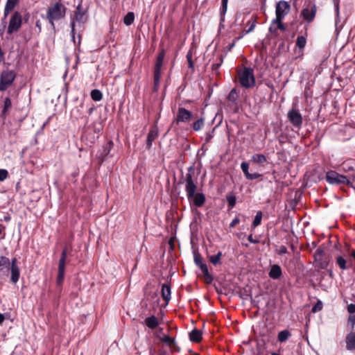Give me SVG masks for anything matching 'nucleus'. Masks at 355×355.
Returning a JSON list of instances; mask_svg holds the SVG:
<instances>
[{
  "instance_id": "1",
  "label": "nucleus",
  "mask_w": 355,
  "mask_h": 355,
  "mask_svg": "<svg viewBox=\"0 0 355 355\" xmlns=\"http://www.w3.org/2000/svg\"><path fill=\"white\" fill-rule=\"evenodd\" d=\"M66 7L60 2H55L50 6L46 12V19H48L53 29L55 28V21L64 18L66 15Z\"/></svg>"
},
{
  "instance_id": "2",
  "label": "nucleus",
  "mask_w": 355,
  "mask_h": 355,
  "mask_svg": "<svg viewBox=\"0 0 355 355\" xmlns=\"http://www.w3.org/2000/svg\"><path fill=\"white\" fill-rule=\"evenodd\" d=\"M195 170L193 166L188 168V171L185 175L183 182L181 183L184 184V189L187 193L188 200H191L193 197L194 193L197 190V178H195Z\"/></svg>"
},
{
  "instance_id": "3",
  "label": "nucleus",
  "mask_w": 355,
  "mask_h": 355,
  "mask_svg": "<svg viewBox=\"0 0 355 355\" xmlns=\"http://www.w3.org/2000/svg\"><path fill=\"white\" fill-rule=\"evenodd\" d=\"M87 20V17L85 15V12L83 10L80 4H78L76 7V9L74 12V15L71 17V36L72 40H75V26L76 23L83 24Z\"/></svg>"
},
{
  "instance_id": "4",
  "label": "nucleus",
  "mask_w": 355,
  "mask_h": 355,
  "mask_svg": "<svg viewBox=\"0 0 355 355\" xmlns=\"http://www.w3.org/2000/svg\"><path fill=\"white\" fill-rule=\"evenodd\" d=\"M239 81L241 85L245 88L254 87L255 85V79L253 69L251 68H245L240 73Z\"/></svg>"
},
{
  "instance_id": "5",
  "label": "nucleus",
  "mask_w": 355,
  "mask_h": 355,
  "mask_svg": "<svg viewBox=\"0 0 355 355\" xmlns=\"http://www.w3.org/2000/svg\"><path fill=\"white\" fill-rule=\"evenodd\" d=\"M326 180L331 184H349L350 183L347 176L340 175L335 171H329L326 173Z\"/></svg>"
},
{
  "instance_id": "6",
  "label": "nucleus",
  "mask_w": 355,
  "mask_h": 355,
  "mask_svg": "<svg viewBox=\"0 0 355 355\" xmlns=\"http://www.w3.org/2000/svg\"><path fill=\"white\" fill-rule=\"evenodd\" d=\"M16 74L14 71H3L1 75L0 91H6L14 82Z\"/></svg>"
},
{
  "instance_id": "7",
  "label": "nucleus",
  "mask_w": 355,
  "mask_h": 355,
  "mask_svg": "<svg viewBox=\"0 0 355 355\" xmlns=\"http://www.w3.org/2000/svg\"><path fill=\"white\" fill-rule=\"evenodd\" d=\"M21 24L22 16L19 12L15 11L10 19L7 33L8 34H12L18 31L21 28Z\"/></svg>"
},
{
  "instance_id": "8",
  "label": "nucleus",
  "mask_w": 355,
  "mask_h": 355,
  "mask_svg": "<svg viewBox=\"0 0 355 355\" xmlns=\"http://www.w3.org/2000/svg\"><path fill=\"white\" fill-rule=\"evenodd\" d=\"M316 14V6L315 3L309 2L304 6L301 11V17L308 23L311 22Z\"/></svg>"
},
{
  "instance_id": "9",
  "label": "nucleus",
  "mask_w": 355,
  "mask_h": 355,
  "mask_svg": "<svg viewBox=\"0 0 355 355\" xmlns=\"http://www.w3.org/2000/svg\"><path fill=\"white\" fill-rule=\"evenodd\" d=\"M67 259V250L64 249L61 253V257L58 263V271L56 282L58 285H61L64 278L65 262Z\"/></svg>"
},
{
  "instance_id": "10",
  "label": "nucleus",
  "mask_w": 355,
  "mask_h": 355,
  "mask_svg": "<svg viewBox=\"0 0 355 355\" xmlns=\"http://www.w3.org/2000/svg\"><path fill=\"white\" fill-rule=\"evenodd\" d=\"M287 117L290 123L296 128H300L302 125V116L301 113L295 110L291 109L288 112Z\"/></svg>"
},
{
  "instance_id": "11",
  "label": "nucleus",
  "mask_w": 355,
  "mask_h": 355,
  "mask_svg": "<svg viewBox=\"0 0 355 355\" xmlns=\"http://www.w3.org/2000/svg\"><path fill=\"white\" fill-rule=\"evenodd\" d=\"M290 10V6L287 1H280L276 5V21L282 20Z\"/></svg>"
},
{
  "instance_id": "12",
  "label": "nucleus",
  "mask_w": 355,
  "mask_h": 355,
  "mask_svg": "<svg viewBox=\"0 0 355 355\" xmlns=\"http://www.w3.org/2000/svg\"><path fill=\"white\" fill-rule=\"evenodd\" d=\"M193 118V114L184 107H180L178 109L177 115L175 122L178 124L180 123H188Z\"/></svg>"
},
{
  "instance_id": "13",
  "label": "nucleus",
  "mask_w": 355,
  "mask_h": 355,
  "mask_svg": "<svg viewBox=\"0 0 355 355\" xmlns=\"http://www.w3.org/2000/svg\"><path fill=\"white\" fill-rule=\"evenodd\" d=\"M12 104L10 97L5 98L3 101V105L1 112V117L3 119H6L10 112Z\"/></svg>"
},
{
  "instance_id": "14",
  "label": "nucleus",
  "mask_w": 355,
  "mask_h": 355,
  "mask_svg": "<svg viewBox=\"0 0 355 355\" xmlns=\"http://www.w3.org/2000/svg\"><path fill=\"white\" fill-rule=\"evenodd\" d=\"M268 275L272 279H279L282 275V270L281 267L277 264L271 266Z\"/></svg>"
},
{
  "instance_id": "15",
  "label": "nucleus",
  "mask_w": 355,
  "mask_h": 355,
  "mask_svg": "<svg viewBox=\"0 0 355 355\" xmlns=\"http://www.w3.org/2000/svg\"><path fill=\"white\" fill-rule=\"evenodd\" d=\"M191 199L193 205L198 207H202L206 200L205 196L202 193H195Z\"/></svg>"
},
{
  "instance_id": "16",
  "label": "nucleus",
  "mask_w": 355,
  "mask_h": 355,
  "mask_svg": "<svg viewBox=\"0 0 355 355\" xmlns=\"http://www.w3.org/2000/svg\"><path fill=\"white\" fill-rule=\"evenodd\" d=\"M158 132L156 128H151L148 133L146 139V148H150L152 146L153 141L157 137Z\"/></svg>"
},
{
  "instance_id": "17",
  "label": "nucleus",
  "mask_w": 355,
  "mask_h": 355,
  "mask_svg": "<svg viewBox=\"0 0 355 355\" xmlns=\"http://www.w3.org/2000/svg\"><path fill=\"white\" fill-rule=\"evenodd\" d=\"M251 161L254 164L263 166L267 163V157L263 154H254L252 156Z\"/></svg>"
},
{
  "instance_id": "18",
  "label": "nucleus",
  "mask_w": 355,
  "mask_h": 355,
  "mask_svg": "<svg viewBox=\"0 0 355 355\" xmlns=\"http://www.w3.org/2000/svg\"><path fill=\"white\" fill-rule=\"evenodd\" d=\"M346 348L350 351L355 349V332H351L347 335Z\"/></svg>"
},
{
  "instance_id": "19",
  "label": "nucleus",
  "mask_w": 355,
  "mask_h": 355,
  "mask_svg": "<svg viewBox=\"0 0 355 355\" xmlns=\"http://www.w3.org/2000/svg\"><path fill=\"white\" fill-rule=\"evenodd\" d=\"M18 2L19 0H7L3 11L4 19L8 17L10 12L15 7Z\"/></svg>"
},
{
  "instance_id": "20",
  "label": "nucleus",
  "mask_w": 355,
  "mask_h": 355,
  "mask_svg": "<svg viewBox=\"0 0 355 355\" xmlns=\"http://www.w3.org/2000/svg\"><path fill=\"white\" fill-rule=\"evenodd\" d=\"M171 286L168 284H164L162 286V297L166 302H168L171 300Z\"/></svg>"
},
{
  "instance_id": "21",
  "label": "nucleus",
  "mask_w": 355,
  "mask_h": 355,
  "mask_svg": "<svg viewBox=\"0 0 355 355\" xmlns=\"http://www.w3.org/2000/svg\"><path fill=\"white\" fill-rule=\"evenodd\" d=\"M189 340L193 343H199L202 340V333L197 329H193L189 333Z\"/></svg>"
},
{
  "instance_id": "22",
  "label": "nucleus",
  "mask_w": 355,
  "mask_h": 355,
  "mask_svg": "<svg viewBox=\"0 0 355 355\" xmlns=\"http://www.w3.org/2000/svg\"><path fill=\"white\" fill-rule=\"evenodd\" d=\"M278 29H280V30H282L283 31H284L286 30L284 26L283 25V24L282 22V20L276 21V19H274L272 21V24H271V25L270 26L269 31L271 33H272V32L275 33Z\"/></svg>"
},
{
  "instance_id": "23",
  "label": "nucleus",
  "mask_w": 355,
  "mask_h": 355,
  "mask_svg": "<svg viewBox=\"0 0 355 355\" xmlns=\"http://www.w3.org/2000/svg\"><path fill=\"white\" fill-rule=\"evenodd\" d=\"M145 324L148 328L153 329L158 326L159 322L155 315H151L145 320Z\"/></svg>"
},
{
  "instance_id": "24",
  "label": "nucleus",
  "mask_w": 355,
  "mask_h": 355,
  "mask_svg": "<svg viewBox=\"0 0 355 355\" xmlns=\"http://www.w3.org/2000/svg\"><path fill=\"white\" fill-rule=\"evenodd\" d=\"M11 277L10 280L12 283L15 284L19 281L20 270L18 266L10 267Z\"/></svg>"
},
{
  "instance_id": "25",
  "label": "nucleus",
  "mask_w": 355,
  "mask_h": 355,
  "mask_svg": "<svg viewBox=\"0 0 355 355\" xmlns=\"http://www.w3.org/2000/svg\"><path fill=\"white\" fill-rule=\"evenodd\" d=\"M291 334L288 329H284L279 332L277 336V340L279 343L286 342L290 337Z\"/></svg>"
},
{
  "instance_id": "26",
  "label": "nucleus",
  "mask_w": 355,
  "mask_h": 355,
  "mask_svg": "<svg viewBox=\"0 0 355 355\" xmlns=\"http://www.w3.org/2000/svg\"><path fill=\"white\" fill-rule=\"evenodd\" d=\"M200 269L202 272L207 282H211L214 279L213 276L209 273L207 266L206 263H203L200 266Z\"/></svg>"
},
{
  "instance_id": "27",
  "label": "nucleus",
  "mask_w": 355,
  "mask_h": 355,
  "mask_svg": "<svg viewBox=\"0 0 355 355\" xmlns=\"http://www.w3.org/2000/svg\"><path fill=\"white\" fill-rule=\"evenodd\" d=\"M262 216H263V214L261 211H259L257 212V214L254 218L253 222L252 223V228H254V229L256 228L257 226H259L261 223Z\"/></svg>"
},
{
  "instance_id": "28",
  "label": "nucleus",
  "mask_w": 355,
  "mask_h": 355,
  "mask_svg": "<svg viewBox=\"0 0 355 355\" xmlns=\"http://www.w3.org/2000/svg\"><path fill=\"white\" fill-rule=\"evenodd\" d=\"M223 256L222 252L219 251L216 255H211L209 257V261L214 265H218L220 263V259Z\"/></svg>"
},
{
  "instance_id": "29",
  "label": "nucleus",
  "mask_w": 355,
  "mask_h": 355,
  "mask_svg": "<svg viewBox=\"0 0 355 355\" xmlns=\"http://www.w3.org/2000/svg\"><path fill=\"white\" fill-rule=\"evenodd\" d=\"M226 200L228 203L229 209H232L236 203V196L233 193H230L226 196Z\"/></svg>"
},
{
  "instance_id": "30",
  "label": "nucleus",
  "mask_w": 355,
  "mask_h": 355,
  "mask_svg": "<svg viewBox=\"0 0 355 355\" xmlns=\"http://www.w3.org/2000/svg\"><path fill=\"white\" fill-rule=\"evenodd\" d=\"M135 20V14L132 12H128L123 18V23L127 25H131Z\"/></svg>"
},
{
  "instance_id": "31",
  "label": "nucleus",
  "mask_w": 355,
  "mask_h": 355,
  "mask_svg": "<svg viewBox=\"0 0 355 355\" xmlns=\"http://www.w3.org/2000/svg\"><path fill=\"white\" fill-rule=\"evenodd\" d=\"M91 98L94 101H100L103 98V94L99 89H93L91 92Z\"/></svg>"
},
{
  "instance_id": "32",
  "label": "nucleus",
  "mask_w": 355,
  "mask_h": 355,
  "mask_svg": "<svg viewBox=\"0 0 355 355\" xmlns=\"http://www.w3.org/2000/svg\"><path fill=\"white\" fill-rule=\"evenodd\" d=\"M205 124V119L201 117L193 123V129L195 131H199Z\"/></svg>"
},
{
  "instance_id": "33",
  "label": "nucleus",
  "mask_w": 355,
  "mask_h": 355,
  "mask_svg": "<svg viewBox=\"0 0 355 355\" xmlns=\"http://www.w3.org/2000/svg\"><path fill=\"white\" fill-rule=\"evenodd\" d=\"M306 44V39L303 35L297 36L296 40V46L302 49H304Z\"/></svg>"
},
{
  "instance_id": "34",
  "label": "nucleus",
  "mask_w": 355,
  "mask_h": 355,
  "mask_svg": "<svg viewBox=\"0 0 355 355\" xmlns=\"http://www.w3.org/2000/svg\"><path fill=\"white\" fill-rule=\"evenodd\" d=\"M227 3H228V0H222V5H221V8L220 9V20L221 21L224 20V16L227 10Z\"/></svg>"
},
{
  "instance_id": "35",
  "label": "nucleus",
  "mask_w": 355,
  "mask_h": 355,
  "mask_svg": "<svg viewBox=\"0 0 355 355\" xmlns=\"http://www.w3.org/2000/svg\"><path fill=\"white\" fill-rule=\"evenodd\" d=\"M10 265V260L8 257L4 256L0 257V271L4 268L8 267Z\"/></svg>"
},
{
  "instance_id": "36",
  "label": "nucleus",
  "mask_w": 355,
  "mask_h": 355,
  "mask_svg": "<svg viewBox=\"0 0 355 355\" xmlns=\"http://www.w3.org/2000/svg\"><path fill=\"white\" fill-rule=\"evenodd\" d=\"M336 263L340 269H342V270L347 269V267L346 266V260L342 256H338L337 257Z\"/></svg>"
},
{
  "instance_id": "37",
  "label": "nucleus",
  "mask_w": 355,
  "mask_h": 355,
  "mask_svg": "<svg viewBox=\"0 0 355 355\" xmlns=\"http://www.w3.org/2000/svg\"><path fill=\"white\" fill-rule=\"evenodd\" d=\"M238 95L235 89H232L227 96V99L233 103H235L237 100Z\"/></svg>"
},
{
  "instance_id": "38",
  "label": "nucleus",
  "mask_w": 355,
  "mask_h": 355,
  "mask_svg": "<svg viewBox=\"0 0 355 355\" xmlns=\"http://www.w3.org/2000/svg\"><path fill=\"white\" fill-rule=\"evenodd\" d=\"M192 51L191 50H189L188 52H187V54L186 55V58H187V62H188V65H189V67L191 69H194V64H193V60H192Z\"/></svg>"
},
{
  "instance_id": "39",
  "label": "nucleus",
  "mask_w": 355,
  "mask_h": 355,
  "mask_svg": "<svg viewBox=\"0 0 355 355\" xmlns=\"http://www.w3.org/2000/svg\"><path fill=\"white\" fill-rule=\"evenodd\" d=\"M241 168L245 175V177L246 178L249 174V164L246 162H243L241 164Z\"/></svg>"
},
{
  "instance_id": "40",
  "label": "nucleus",
  "mask_w": 355,
  "mask_h": 355,
  "mask_svg": "<svg viewBox=\"0 0 355 355\" xmlns=\"http://www.w3.org/2000/svg\"><path fill=\"white\" fill-rule=\"evenodd\" d=\"M193 258H194V262L198 268L200 267V266H201L204 263L202 262V258L200 254H198V253L194 254Z\"/></svg>"
},
{
  "instance_id": "41",
  "label": "nucleus",
  "mask_w": 355,
  "mask_h": 355,
  "mask_svg": "<svg viewBox=\"0 0 355 355\" xmlns=\"http://www.w3.org/2000/svg\"><path fill=\"white\" fill-rule=\"evenodd\" d=\"M275 252L279 255H282L288 253V250L286 246L281 245L279 248L275 249Z\"/></svg>"
},
{
  "instance_id": "42",
  "label": "nucleus",
  "mask_w": 355,
  "mask_h": 355,
  "mask_svg": "<svg viewBox=\"0 0 355 355\" xmlns=\"http://www.w3.org/2000/svg\"><path fill=\"white\" fill-rule=\"evenodd\" d=\"M322 302L320 300H318L317 303L313 306L312 308V312L316 313L319 311H321L322 309Z\"/></svg>"
},
{
  "instance_id": "43",
  "label": "nucleus",
  "mask_w": 355,
  "mask_h": 355,
  "mask_svg": "<svg viewBox=\"0 0 355 355\" xmlns=\"http://www.w3.org/2000/svg\"><path fill=\"white\" fill-rule=\"evenodd\" d=\"M160 78H161V74L154 73V89H155V90H157L159 87Z\"/></svg>"
},
{
  "instance_id": "44",
  "label": "nucleus",
  "mask_w": 355,
  "mask_h": 355,
  "mask_svg": "<svg viewBox=\"0 0 355 355\" xmlns=\"http://www.w3.org/2000/svg\"><path fill=\"white\" fill-rule=\"evenodd\" d=\"M162 64H163V62L156 60L154 73L161 74V69H162Z\"/></svg>"
},
{
  "instance_id": "45",
  "label": "nucleus",
  "mask_w": 355,
  "mask_h": 355,
  "mask_svg": "<svg viewBox=\"0 0 355 355\" xmlns=\"http://www.w3.org/2000/svg\"><path fill=\"white\" fill-rule=\"evenodd\" d=\"M223 62V55H221L219 58V62L212 64V67H211L212 69L213 70L218 69L221 66Z\"/></svg>"
},
{
  "instance_id": "46",
  "label": "nucleus",
  "mask_w": 355,
  "mask_h": 355,
  "mask_svg": "<svg viewBox=\"0 0 355 355\" xmlns=\"http://www.w3.org/2000/svg\"><path fill=\"white\" fill-rule=\"evenodd\" d=\"M261 176V175L258 173H250V174L246 177V179L250 180H256V179L260 178Z\"/></svg>"
},
{
  "instance_id": "47",
  "label": "nucleus",
  "mask_w": 355,
  "mask_h": 355,
  "mask_svg": "<svg viewBox=\"0 0 355 355\" xmlns=\"http://www.w3.org/2000/svg\"><path fill=\"white\" fill-rule=\"evenodd\" d=\"M8 173L6 169H0V181L5 180L8 177Z\"/></svg>"
},
{
  "instance_id": "48",
  "label": "nucleus",
  "mask_w": 355,
  "mask_h": 355,
  "mask_svg": "<svg viewBox=\"0 0 355 355\" xmlns=\"http://www.w3.org/2000/svg\"><path fill=\"white\" fill-rule=\"evenodd\" d=\"M163 341H164V343H168V345H171L174 344V343H175V339H174L173 338H171V337H170V336H164V338H163Z\"/></svg>"
},
{
  "instance_id": "49",
  "label": "nucleus",
  "mask_w": 355,
  "mask_h": 355,
  "mask_svg": "<svg viewBox=\"0 0 355 355\" xmlns=\"http://www.w3.org/2000/svg\"><path fill=\"white\" fill-rule=\"evenodd\" d=\"M254 27H255V23L254 22L251 24L250 28L248 30L245 31L244 33L242 34V35L239 36L237 39L239 40L241 37H243L244 35L248 34L249 33L252 31L254 30Z\"/></svg>"
},
{
  "instance_id": "50",
  "label": "nucleus",
  "mask_w": 355,
  "mask_h": 355,
  "mask_svg": "<svg viewBox=\"0 0 355 355\" xmlns=\"http://www.w3.org/2000/svg\"><path fill=\"white\" fill-rule=\"evenodd\" d=\"M240 223V219L236 216L230 223V228L232 229L237 224Z\"/></svg>"
},
{
  "instance_id": "51",
  "label": "nucleus",
  "mask_w": 355,
  "mask_h": 355,
  "mask_svg": "<svg viewBox=\"0 0 355 355\" xmlns=\"http://www.w3.org/2000/svg\"><path fill=\"white\" fill-rule=\"evenodd\" d=\"M347 311L351 313L354 314L355 313V304H350L347 306Z\"/></svg>"
},
{
  "instance_id": "52",
  "label": "nucleus",
  "mask_w": 355,
  "mask_h": 355,
  "mask_svg": "<svg viewBox=\"0 0 355 355\" xmlns=\"http://www.w3.org/2000/svg\"><path fill=\"white\" fill-rule=\"evenodd\" d=\"M164 56H165V53H164V51L162 50L157 55V61H159V62H163L164 61Z\"/></svg>"
},
{
  "instance_id": "53",
  "label": "nucleus",
  "mask_w": 355,
  "mask_h": 355,
  "mask_svg": "<svg viewBox=\"0 0 355 355\" xmlns=\"http://www.w3.org/2000/svg\"><path fill=\"white\" fill-rule=\"evenodd\" d=\"M322 250L320 249V248H318L316 250L315 252V258L316 260H320V258H321V255H322Z\"/></svg>"
},
{
  "instance_id": "54",
  "label": "nucleus",
  "mask_w": 355,
  "mask_h": 355,
  "mask_svg": "<svg viewBox=\"0 0 355 355\" xmlns=\"http://www.w3.org/2000/svg\"><path fill=\"white\" fill-rule=\"evenodd\" d=\"M248 240L249 241L250 243H254V244H257L259 243V241L257 240V239H254L253 237H252V234H250L248 236Z\"/></svg>"
},
{
  "instance_id": "55",
  "label": "nucleus",
  "mask_w": 355,
  "mask_h": 355,
  "mask_svg": "<svg viewBox=\"0 0 355 355\" xmlns=\"http://www.w3.org/2000/svg\"><path fill=\"white\" fill-rule=\"evenodd\" d=\"M349 324H352V328L354 326L355 324V315H350L348 319Z\"/></svg>"
},
{
  "instance_id": "56",
  "label": "nucleus",
  "mask_w": 355,
  "mask_h": 355,
  "mask_svg": "<svg viewBox=\"0 0 355 355\" xmlns=\"http://www.w3.org/2000/svg\"><path fill=\"white\" fill-rule=\"evenodd\" d=\"M212 137H213L212 134L207 133V135H206V139H205L206 142H209L210 140L212 139Z\"/></svg>"
},
{
  "instance_id": "57",
  "label": "nucleus",
  "mask_w": 355,
  "mask_h": 355,
  "mask_svg": "<svg viewBox=\"0 0 355 355\" xmlns=\"http://www.w3.org/2000/svg\"><path fill=\"white\" fill-rule=\"evenodd\" d=\"M16 263H17V259L16 258H13L11 261V263H10V267H13V266H17L16 265Z\"/></svg>"
},
{
  "instance_id": "58",
  "label": "nucleus",
  "mask_w": 355,
  "mask_h": 355,
  "mask_svg": "<svg viewBox=\"0 0 355 355\" xmlns=\"http://www.w3.org/2000/svg\"><path fill=\"white\" fill-rule=\"evenodd\" d=\"M10 219H11V218L9 214H7V215L4 216V217H3V220L7 223L10 222Z\"/></svg>"
},
{
  "instance_id": "59",
  "label": "nucleus",
  "mask_w": 355,
  "mask_h": 355,
  "mask_svg": "<svg viewBox=\"0 0 355 355\" xmlns=\"http://www.w3.org/2000/svg\"><path fill=\"white\" fill-rule=\"evenodd\" d=\"M334 6H335V10H336V15L338 16V15H339V6H338V3H336Z\"/></svg>"
},
{
  "instance_id": "60",
  "label": "nucleus",
  "mask_w": 355,
  "mask_h": 355,
  "mask_svg": "<svg viewBox=\"0 0 355 355\" xmlns=\"http://www.w3.org/2000/svg\"><path fill=\"white\" fill-rule=\"evenodd\" d=\"M4 319V315L0 313V324L3 322Z\"/></svg>"
},
{
  "instance_id": "61",
  "label": "nucleus",
  "mask_w": 355,
  "mask_h": 355,
  "mask_svg": "<svg viewBox=\"0 0 355 355\" xmlns=\"http://www.w3.org/2000/svg\"><path fill=\"white\" fill-rule=\"evenodd\" d=\"M3 23H4L3 26L2 28H0V34H1L3 33L4 27H5L6 21L4 20H3Z\"/></svg>"
},
{
  "instance_id": "62",
  "label": "nucleus",
  "mask_w": 355,
  "mask_h": 355,
  "mask_svg": "<svg viewBox=\"0 0 355 355\" xmlns=\"http://www.w3.org/2000/svg\"><path fill=\"white\" fill-rule=\"evenodd\" d=\"M94 109V107H91V108H89V110H88V113H89V114H91L93 112Z\"/></svg>"
},
{
  "instance_id": "63",
  "label": "nucleus",
  "mask_w": 355,
  "mask_h": 355,
  "mask_svg": "<svg viewBox=\"0 0 355 355\" xmlns=\"http://www.w3.org/2000/svg\"><path fill=\"white\" fill-rule=\"evenodd\" d=\"M271 355H281V354L279 353H277V352H272Z\"/></svg>"
},
{
  "instance_id": "64",
  "label": "nucleus",
  "mask_w": 355,
  "mask_h": 355,
  "mask_svg": "<svg viewBox=\"0 0 355 355\" xmlns=\"http://www.w3.org/2000/svg\"><path fill=\"white\" fill-rule=\"evenodd\" d=\"M234 46V43H232L230 46V49H232L233 46Z\"/></svg>"
}]
</instances>
